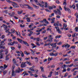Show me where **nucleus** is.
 Instances as JSON below:
<instances>
[{
  "instance_id": "f257e3e1",
  "label": "nucleus",
  "mask_w": 78,
  "mask_h": 78,
  "mask_svg": "<svg viewBox=\"0 0 78 78\" xmlns=\"http://www.w3.org/2000/svg\"><path fill=\"white\" fill-rule=\"evenodd\" d=\"M34 1L36 3V4L37 5H39L41 6V7H42V8L45 7V8H48L49 9V7L48 6H47V3L45 2L44 4V5H42V4L39 3V2H38V1H37V0H34Z\"/></svg>"
},
{
  "instance_id": "f03ea898",
  "label": "nucleus",
  "mask_w": 78,
  "mask_h": 78,
  "mask_svg": "<svg viewBox=\"0 0 78 78\" xmlns=\"http://www.w3.org/2000/svg\"><path fill=\"white\" fill-rule=\"evenodd\" d=\"M3 27H4L5 30H6L5 33H8V31H9V29H7V28H8V26H7V25H6L3 24V25L1 26V28H2Z\"/></svg>"
},
{
  "instance_id": "7ed1b4c3",
  "label": "nucleus",
  "mask_w": 78,
  "mask_h": 78,
  "mask_svg": "<svg viewBox=\"0 0 78 78\" xmlns=\"http://www.w3.org/2000/svg\"><path fill=\"white\" fill-rule=\"evenodd\" d=\"M70 45L68 44L67 43H66L64 45H63L62 46V48L65 47L66 48H69L70 47Z\"/></svg>"
},
{
  "instance_id": "20e7f679",
  "label": "nucleus",
  "mask_w": 78,
  "mask_h": 78,
  "mask_svg": "<svg viewBox=\"0 0 78 78\" xmlns=\"http://www.w3.org/2000/svg\"><path fill=\"white\" fill-rule=\"evenodd\" d=\"M56 44H57V43H49V45H51V46L53 48H56V46H57Z\"/></svg>"
},
{
  "instance_id": "39448f33",
  "label": "nucleus",
  "mask_w": 78,
  "mask_h": 78,
  "mask_svg": "<svg viewBox=\"0 0 78 78\" xmlns=\"http://www.w3.org/2000/svg\"><path fill=\"white\" fill-rule=\"evenodd\" d=\"M25 64H26V62H22L21 64V67L22 68L25 67L27 66V65Z\"/></svg>"
},
{
  "instance_id": "423d86ee",
  "label": "nucleus",
  "mask_w": 78,
  "mask_h": 78,
  "mask_svg": "<svg viewBox=\"0 0 78 78\" xmlns=\"http://www.w3.org/2000/svg\"><path fill=\"white\" fill-rule=\"evenodd\" d=\"M64 10H65V11H67L69 13H71V11L70 10V9H69L66 8V6H64Z\"/></svg>"
},
{
  "instance_id": "0eeeda50",
  "label": "nucleus",
  "mask_w": 78,
  "mask_h": 78,
  "mask_svg": "<svg viewBox=\"0 0 78 78\" xmlns=\"http://www.w3.org/2000/svg\"><path fill=\"white\" fill-rule=\"evenodd\" d=\"M55 28H56V31L58 32V33H60V34H61V31H60V29H59V27H55Z\"/></svg>"
},
{
  "instance_id": "6e6552de",
  "label": "nucleus",
  "mask_w": 78,
  "mask_h": 78,
  "mask_svg": "<svg viewBox=\"0 0 78 78\" xmlns=\"http://www.w3.org/2000/svg\"><path fill=\"white\" fill-rule=\"evenodd\" d=\"M53 36L51 35H50L49 36V41L50 42H51L53 41L52 40H53Z\"/></svg>"
},
{
  "instance_id": "1a4fd4ad",
  "label": "nucleus",
  "mask_w": 78,
  "mask_h": 78,
  "mask_svg": "<svg viewBox=\"0 0 78 78\" xmlns=\"http://www.w3.org/2000/svg\"><path fill=\"white\" fill-rule=\"evenodd\" d=\"M25 6H27L28 7L27 8L28 9H32V10L33 9V8L30 6V5H28V4H25Z\"/></svg>"
},
{
  "instance_id": "9d476101",
  "label": "nucleus",
  "mask_w": 78,
  "mask_h": 78,
  "mask_svg": "<svg viewBox=\"0 0 78 78\" xmlns=\"http://www.w3.org/2000/svg\"><path fill=\"white\" fill-rule=\"evenodd\" d=\"M59 22L57 21V23H55L54 24V26H55V27H58L59 26Z\"/></svg>"
},
{
  "instance_id": "9b49d317",
  "label": "nucleus",
  "mask_w": 78,
  "mask_h": 78,
  "mask_svg": "<svg viewBox=\"0 0 78 78\" xmlns=\"http://www.w3.org/2000/svg\"><path fill=\"white\" fill-rule=\"evenodd\" d=\"M32 5L34 6V8H35L36 9H39V6H37L36 5L33 4H32Z\"/></svg>"
},
{
  "instance_id": "f8f14e48",
  "label": "nucleus",
  "mask_w": 78,
  "mask_h": 78,
  "mask_svg": "<svg viewBox=\"0 0 78 78\" xmlns=\"http://www.w3.org/2000/svg\"><path fill=\"white\" fill-rule=\"evenodd\" d=\"M55 18H54L53 19H50V18H49V20H52V22H51V23H55Z\"/></svg>"
},
{
  "instance_id": "ddd939ff",
  "label": "nucleus",
  "mask_w": 78,
  "mask_h": 78,
  "mask_svg": "<svg viewBox=\"0 0 78 78\" xmlns=\"http://www.w3.org/2000/svg\"><path fill=\"white\" fill-rule=\"evenodd\" d=\"M3 46V44H1L0 45V48H2V49H5V47Z\"/></svg>"
},
{
  "instance_id": "4468645a",
  "label": "nucleus",
  "mask_w": 78,
  "mask_h": 78,
  "mask_svg": "<svg viewBox=\"0 0 78 78\" xmlns=\"http://www.w3.org/2000/svg\"><path fill=\"white\" fill-rule=\"evenodd\" d=\"M29 70H30V71H33V72H35V70L33 69V67H30L29 68Z\"/></svg>"
},
{
  "instance_id": "2eb2a0df",
  "label": "nucleus",
  "mask_w": 78,
  "mask_h": 78,
  "mask_svg": "<svg viewBox=\"0 0 78 78\" xmlns=\"http://www.w3.org/2000/svg\"><path fill=\"white\" fill-rule=\"evenodd\" d=\"M40 40V37L35 38V41H36V42H39Z\"/></svg>"
},
{
  "instance_id": "dca6fc26",
  "label": "nucleus",
  "mask_w": 78,
  "mask_h": 78,
  "mask_svg": "<svg viewBox=\"0 0 78 78\" xmlns=\"http://www.w3.org/2000/svg\"><path fill=\"white\" fill-rule=\"evenodd\" d=\"M43 22H45V23L46 24H48V22L47 21V20H46V19H44L43 20Z\"/></svg>"
},
{
  "instance_id": "f3484780",
  "label": "nucleus",
  "mask_w": 78,
  "mask_h": 78,
  "mask_svg": "<svg viewBox=\"0 0 78 78\" xmlns=\"http://www.w3.org/2000/svg\"><path fill=\"white\" fill-rule=\"evenodd\" d=\"M15 72L16 73H20V68H18V69H17Z\"/></svg>"
},
{
  "instance_id": "a211bd4d",
  "label": "nucleus",
  "mask_w": 78,
  "mask_h": 78,
  "mask_svg": "<svg viewBox=\"0 0 78 78\" xmlns=\"http://www.w3.org/2000/svg\"><path fill=\"white\" fill-rule=\"evenodd\" d=\"M23 43H24V44L26 45H27V46H29L28 44L25 41H23Z\"/></svg>"
},
{
  "instance_id": "6ab92c4d",
  "label": "nucleus",
  "mask_w": 78,
  "mask_h": 78,
  "mask_svg": "<svg viewBox=\"0 0 78 78\" xmlns=\"http://www.w3.org/2000/svg\"><path fill=\"white\" fill-rule=\"evenodd\" d=\"M57 11H58V14L61 16V11L59 9H57Z\"/></svg>"
},
{
  "instance_id": "aec40b11",
  "label": "nucleus",
  "mask_w": 78,
  "mask_h": 78,
  "mask_svg": "<svg viewBox=\"0 0 78 78\" xmlns=\"http://www.w3.org/2000/svg\"><path fill=\"white\" fill-rule=\"evenodd\" d=\"M17 40L19 42H20V43H23V40H21L20 39H19V38H17Z\"/></svg>"
},
{
  "instance_id": "412c9836",
  "label": "nucleus",
  "mask_w": 78,
  "mask_h": 78,
  "mask_svg": "<svg viewBox=\"0 0 78 78\" xmlns=\"http://www.w3.org/2000/svg\"><path fill=\"white\" fill-rule=\"evenodd\" d=\"M24 53L26 55H30V53L29 52H27L26 51H24Z\"/></svg>"
},
{
  "instance_id": "4be33fe9",
  "label": "nucleus",
  "mask_w": 78,
  "mask_h": 78,
  "mask_svg": "<svg viewBox=\"0 0 78 78\" xmlns=\"http://www.w3.org/2000/svg\"><path fill=\"white\" fill-rule=\"evenodd\" d=\"M30 18L27 17L26 18V20H27V21L28 22H30Z\"/></svg>"
},
{
  "instance_id": "5701e85b",
  "label": "nucleus",
  "mask_w": 78,
  "mask_h": 78,
  "mask_svg": "<svg viewBox=\"0 0 78 78\" xmlns=\"http://www.w3.org/2000/svg\"><path fill=\"white\" fill-rule=\"evenodd\" d=\"M22 12H23V11H21V12H20L19 11H18L17 12V13L18 14L20 15L22 13Z\"/></svg>"
},
{
  "instance_id": "b1692460",
  "label": "nucleus",
  "mask_w": 78,
  "mask_h": 78,
  "mask_svg": "<svg viewBox=\"0 0 78 78\" xmlns=\"http://www.w3.org/2000/svg\"><path fill=\"white\" fill-rule=\"evenodd\" d=\"M12 62L13 64H16V61L15 58H13L12 59Z\"/></svg>"
},
{
  "instance_id": "393cba45",
  "label": "nucleus",
  "mask_w": 78,
  "mask_h": 78,
  "mask_svg": "<svg viewBox=\"0 0 78 78\" xmlns=\"http://www.w3.org/2000/svg\"><path fill=\"white\" fill-rule=\"evenodd\" d=\"M13 6L14 8H19V7H20L18 5H13Z\"/></svg>"
},
{
  "instance_id": "a878e982",
  "label": "nucleus",
  "mask_w": 78,
  "mask_h": 78,
  "mask_svg": "<svg viewBox=\"0 0 78 78\" xmlns=\"http://www.w3.org/2000/svg\"><path fill=\"white\" fill-rule=\"evenodd\" d=\"M53 72L52 71H51L50 73H49V77H51V76H52V73H53Z\"/></svg>"
},
{
  "instance_id": "bb28decb",
  "label": "nucleus",
  "mask_w": 78,
  "mask_h": 78,
  "mask_svg": "<svg viewBox=\"0 0 78 78\" xmlns=\"http://www.w3.org/2000/svg\"><path fill=\"white\" fill-rule=\"evenodd\" d=\"M63 70L62 71V72H66V67H63Z\"/></svg>"
},
{
  "instance_id": "cd10ccee",
  "label": "nucleus",
  "mask_w": 78,
  "mask_h": 78,
  "mask_svg": "<svg viewBox=\"0 0 78 78\" xmlns=\"http://www.w3.org/2000/svg\"><path fill=\"white\" fill-rule=\"evenodd\" d=\"M33 59H36L35 60V61H36V62H37V61H38V58H37V57H34L33 58Z\"/></svg>"
},
{
  "instance_id": "c85d7f7f",
  "label": "nucleus",
  "mask_w": 78,
  "mask_h": 78,
  "mask_svg": "<svg viewBox=\"0 0 78 78\" xmlns=\"http://www.w3.org/2000/svg\"><path fill=\"white\" fill-rule=\"evenodd\" d=\"M30 39H33L34 41H36V38L33 37H30Z\"/></svg>"
},
{
  "instance_id": "c756f323",
  "label": "nucleus",
  "mask_w": 78,
  "mask_h": 78,
  "mask_svg": "<svg viewBox=\"0 0 78 78\" xmlns=\"http://www.w3.org/2000/svg\"><path fill=\"white\" fill-rule=\"evenodd\" d=\"M26 64H28V65H29V66H30V65H31V64L30 62H29L28 61H26Z\"/></svg>"
},
{
  "instance_id": "7c9ffc66",
  "label": "nucleus",
  "mask_w": 78,
  "mask_h": 78,
  "mask_svg": "<svg viewBox=\"0 0 78 78\" xmlns=\"http://www.w3.org/2000/svg\"><path fill=\"white\" fill-rule=\"evenodd\" d=\"M0 68L2 70H5V68L3 66H1L0 67Z\"/></svg>"
},
{
  "instance_id": "2f4dec72",
  "label": "nucleus",
  "mask_w": 78,
  "mask_h": 78,
  "mask_svg": "<svg viewBox=\"0 0 78 78\" xmlns=\"http://www.w3.org/2000/svg\"><path fill=\"white\" fill-rule=\"evenodd\" d=\"M40 69H41V72H44V67H40Z\"/></svg>"
},
{
  "instance_id": "473e14b6",
  "label": "nucleus",
  "mask_w": 78,
  "mask_h": 78,
  "mask_svg": "<svg viewBox=\"0 0 78 78\" xmlns=\"http://www.w3.org/2000/svg\"><path fill=\"white\" fill-rule=\"evenodd\" d=\"M14 29H11V33H13V34H14V31H15Z\"/></svg>"
},
{
  "instance_id": "72a5a7b5",
  "label": "nucleus",
  "mask_w": 78,
  "mask_h": 78,
  "mask_svg": "<svg viewBox=\"0 0 78 78\" xmlns=\"http://www.w3.org/2000/svg\"><path fill=\"white\" fill-rule=\"evenodd\" d=\"M4 55V54L2 53L0 56V59H2L3 58V56Z\"/></svg>"
},
{
  "instance_id": "f704fd0d",
  "label": "nucleus",
  "mask_w": 78,
  "mask_h": 78,
  "mask_svg": "<svg viewBox=\"0 0 78 78\" xmlns=\"http://www.w3.org/2000/svg\"><path fill=\"white\" fill-rule=\"evenodd\" d=\"M31 45L33 46V47H32V48H34V47H36L37 46L36 45H34V44L33 43H32L31 44Z\"/></svg>"
},
{
  "instance_id": "c9c22d12",
  "label": "nucleus",
  "mask_w": 78,
  "mask_h": 78,
  "mask_svg": "<svg viewBox=\"0 0 78 78\" xmlns=\"http://www.w3.org/2000/svg\"><path fill=\"white\" fill-rule=\"evenodd\" d=\"M66 27H67V25L66 24H64L63 28L64 29H66Z\"/></svg>"
},
{
  "instance_id": "e433bc0d",
  "label": "nucleus",
  "mask_w": 78,
  "mask_h": 78,
  "mask_svg": "<svg viewBox=\"0 0 78 78\" xmlns=\"http://www.w3.org/2000/svg\"><path fill=\"white\" fill-rule=\"evenodd\" d=\"M59 54L58 52L56 53L55 54H54V56H58V55Z\"/></svg>"
},
{
  "instance_id": "4c0bfd02",
  "label": "nucleus",
  "mask_w": 78,
  "mask_h": 78,
  "mask_svg": "<svg viewBox=\"0 0 78 78\" xmlns=\"http://www.w3.org/2000/svg\"><path fill=\"white\" fill-rule=\"evenodd\" d=\"M9 59V58L8 57V56H5V60L6 61H8V60Z\"/></svg>"
},
{
  "instance_id": "58836bf2",
  "label": "nucleus",
  "mask_w": 78,
  "mask_h": 78,
  "mask_svg": "<svg viewBox=\"0 0 78 78\" xmlns=\"http://www.w3.org/2000/svg\"><path fill=\"white\" fill-rule=\"evenodd\" d=\"M74 30L75 31L77 32L78 31V27H76L75 28Z\"/></svg>"
},
{
  "instance_id": "ea45409f",
  "label": "nucleus",
  "mask_w": 78,
  "mask_h": 78,
  "mask_svg": "<svg viewBox=\"0 0 78 78\" xmlns=\"http://www.w3.org/2000/svg\"><path fill=\"white\" fill-rule=\"evenodd\" d=\"M8 53H9V52H8V50L6 51L5 52V55H7L8 54Z\"/></svg>"
},
{
  "instance_id": "a19ab883",
  "label": "nucleus",
  "mask_w": 78,
  "mask_h": 78,
  "mask_svg": "<svg viewBox=\"0 0 78 78\" xmlns=\"http://www.w3.org/2000/svg\"><path fill=\"white\" fill-rule=\"evenodd\" d=\"M61 36H62L61 35H59V36L57 35L55 37V38L56 39H57V38H60V37H61Z\"/></svg>"
},
{
  "instance_id": "79ce46f5",
  "label": "nucleus",
  "mask_w": 78,
  "mask_h": 78,
  "mask_svg": "<svg viewBox=\"0 0 78 78\" xmlns=\"http://www.w3.org/2000/svg\"><path fill=\"white\" fill-rule=\"evenodd\" d=\"M34 25V24H33V23H31L30 24V25H29V28H31V27H32V26H33V25Z\"/></svg>"
},
{
  "instance_id": "37998d69",
  "label": "nucleus",
  "mask_w": 78,
  "mask_h": 78,
  "mask_svg": "<svg viewBox=\"0 0 78 78\" xmlns=\"http://www.w3.org/2000/svg\"><path fill=\"white\" fill-rule=\"evenodd\" d=\"M7 73V71L6 70H4L3 71V74L4 75H5Z\"/></svg>"
},
{
  "instance_id": "c03bdc74",
  "label": "nucleus",
  "mask_w": 78,
  "mask_h": 78,
  "mask_svg": "<svg viewBox=\"0 0 78 78\" xmlns=\"http://www.w3.org/2000/svg\"><path fill=\"white\" fill-rule=\"evenodd\" d=\"M73 66V64H71L70 65H69L68 67H71Z\"/></svg>"
},
{
  "instance_id": "a18cd8bd",
  "label": "nucleus",
  "mask_w": 78,
  "mask_h": 78,
  "mask_svg": "<svg viewBox=\"0 0 78 78\" xmlns=\"http://www.w3.org/2000/svg\"><path fill=\"white\" fill-rule=\"evenodd\" d=\"M42 76L44 78H47V77H46V76H45V74H42Z\"/></svg>"
},
{
  "instance_id": "49530a36",
  "label": "nucleus",
  "mask_w": 78,
  "mask_h": 78,
  "mask_svg": "<svg viewBox=\"0 0 78 78\" xmlns=\"http://www.w3.org/2000/svg\"><path fill=\"white\" fill-rule=\"evenodd\" d=\"M36 45L37 46H40V44H39V43L38 42H36Z\"/></svg>"
},
{
  "instance_id": "de8ad7c7",
  "label": "nucleus",
  "mask_w": 78,
  "mask_h": 78,
  "mask_svg": "<svg viewBox=\"0 0 78 78\" xmlns=\"http://www.w3.org/2000/svg\"><path fill=\"white\" fill-rule=\"evenodd\" d=\"M77 35V34H76V33H75L73 34V37H74L76 36Z\"/></svg>"
},
{
  "instance_id": "09e8293b",
  "label": "nucleus",
  "mask_w": 78,
  "mask_h": 78,
  "mask_svg": "<svg viewBox=\"0 0 78 78\" xmlns=\"http://www.w3.org/2000/svg\"><path fill=\"white\" fill-rule=\"evenodd\" d=\"M55 75H58V72H56V71H55Z\"/></svg>"
},
{
  "instance_id": "8fccbe9b",
  "label": "nucleus",
  "mask_w": 78,
  "mask_h": 78,
  "mask_svg": "<svg viewBox=\"0 0 78 78\" xmlns=\"http://www.w3.org/2000/svg\"><path fill=\"white\" fill-rule=\"evenodd\" d=\"M75 47H76V46H72L71 48H73V49H75Z\"/></svg>"
},
{
  "instance_id": "3c124183",
  "label": "nucleus",
  "mask_w": 78,
  "mask_h": 78,
  "mask_svg": "<svg viewBox=\"0 0 78 78\" xmlns=\"http://www.w3.org/2000/svg\"><path fill=\"white\" fill-rule=\"evenodd\" d=\"M76 18L78 19V13H77V12L75 14V16H76Z\"/></svg>"
},
{
  "instance_id": "603ef678",
  "label": "nucleus",
  "mask_w": 78,
  "mask_h": 78,
  "mask_svg": "<svg viewBox=\"0 0 78 78\" xmlns=\"http://www.w3.org/2000/svg\"><path fill=\"white\" fill-rule=\"evenodd\" d=\"M14 71L13 69L12 72V75L13 76H14Z\"/></svg>"
},
{
  "instance_id": "864d4df0",
  "label": "nucleus",
  "mask_w": 78,
  "mask_h": 78,
  "mask_svg": "<svg viewBox=\"0 0 78 78\" xmlns=\"http://www.w3.org/2000/svg\"><path fill=\"white\" fill-rule=\"evenodd\" d=\"M8 14L9 15L10 17H12L13 16V15H12V13H9Z\"/></svg>"
},
{
  "instance_id": "5fc2aeb1",
  "label": "nucleus",
  "mask_w": 78,
  "mask_h": 78,
  "mask_svg": "<svg viewBox=\"0 0 78 78\" xmlns=\"http://www.w3.org/2000/svg\"><path fill=\"white\" fill-rule=\"evenodd\" d=\"M63 5H66V0L64 1Z\"/></svg>"
},
{
  "instance_id": "6e6d98bb",
  "label": "nucleus",
  "mask_w": 78,
  "mask_h": 78,
  "mask_svg": "<svg viewBox=\"0 0 78 78\" xmlns=\"http://www.w3.org/2000/svg\"><path fill=\"white\" fill-rule=\"evenodd\" d=\"M20 27H21V28H23V27H25V25H22V24H20Z\"/></svg>"
},
{
  "instance_id": "4d7b16f0",
  "label": "nucleus",
  "mask_w": 78,
  "mask_h": 78,
  "mask_svg": "<svg viewBox=\"0 0 78 78\" xmlns=\"http://www.w3.org/2000/svg\"><path fill=\"white\" fill-rule=\"evenodd\" d=\"M50 56H54V54H53V53H50Z\"/></svg>"
},
{
  "instance_id": "13d9d810",
  "label": "nucleus",
  "mask_w": 78,
  "mask_h": 78,
  "mask_svg": "<svg viewBox=\"0 0 78 78\" xmlns=\"http://www.w3.org/2000/svg\"><path fill=\"white\" fill-rule=\"evenodd\" d=\"M7 67H8V66H7L6 64L4 65V68L6 69V68H7Z\"/></svg>"
},
{
  "instance_id": "bf43d9fd",
  "label": "nucleus",
  "mask_w": 78,
  "mask_h": 78,
  "mask_svg": "<svg viewBox=\"0 0 78 78\" xmlns=\"http://www.w3.org/2000/svg\"><path fill=\"white\" fill-rule=\"evenodd\" d=\"M62 44V42H60L58 43L57 44L58 45H59Z\"/></svg>"
},
{
  "instance_id": "052dcab7",
  "label": "nucleus",
  "mask_w": 78,
  "mask_h": 78,
  "mask_svg": "<svg viewBox=\"0 0 78 78\" xmlns=\"http://www.w3.org/2000/svg\"><path fill=\"white\" fill-rule=\"evenodd\" d=\"M49 61H52V60H53V58L52 57V58H49Z\"/></svg>"
},
{
  "instance_id": "680f3d73",
  "label": "nucleus",
  "mask_w": 78,
  "mask_h": 78,
  "mask_svg": "<svg viewBox=\"0 0 78 78\" xmlns=\"http://www.w3.org/2000/svg\"><path fill=\"white\" fill-rule=\"evenodd\" d=\"M20 5L21 8H24V6L22 4H20Z\"/></svg>"
},
{
  "instance_id": "e2e57ef3",
  "label": "nucleus",
  "mask_w": 78,
  "mask_h": 78,
  "mask_svg": "<svg viewBox=\"0 0 78 78\" xmlns=\"http://www.w3.org/2000/svg\"><path fill=\"white\" fill-rule=\"evenodd\" d=\"M13 17L14 18H15V19H19L18 17H17V16H13Z\"/></svg>"
},
{
  "instance_id": "0e129e2a",
  "label": "nucleus",
  "mask_w": 78,
  "mask_h": 78,
  "mask_svg": "<svg viewBox=\"0 0 78 78\" xmlns=\"http://www.w3.org/2000/svg\"><path fill=\"white\" fill-rule=\"evenodd\" d=\"M55 67V65H52L51 66V68H53V67Z\"/></svg>"
},
{
  "instance_id": "69168bd1",
  "label": "nucleus",
  "mask_w": 78,
  "mask_h": 78,
  "mask_svg": "<svg viewBox=\"0 0 78 78\" xmlns=\"http://www.w3.org/2000/svg\"><path fill=\"white\" fill-rule=\"evenodd\" d=\"M30 59V58H25V60H28V59Z\"/></svg>"
},
{
  "instance_id": "338daca9",
  "label": "nucleus",
  "mask_w": 78,
  "mask_h": 78,
  "mask_svg": "<svg viewBox=\"0 0 78 78\" xmlns=\"http://www.w3.org/2000/svg\"><path fill=\"white\" fill-rule=\"evenodd\" d=\"M49 9H53V7L52 6H49Z\"/></svg>"
},
{
  "instance_id": "774afa93",
  "label": "nucleus",
  "mask_w": 78,
  "mask_h": 78,
  "mask_svg": "<svg viewBox=\"0 0 78 78\" xmlns=\"http://www.w3.org/2000/svg\"><path fill=\"white\" fill-rule=\"evenodd\" d=\"M67 75H68V73H66L65 74V75H64V77H66V76H67Z\"/></svg>"
}]
</instances>
